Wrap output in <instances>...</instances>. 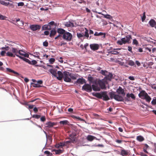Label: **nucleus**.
Instances as JSON below:
<instances>
[{"instance_id":"f257e3e1","label":"nucleus","mask_w":156,"mask_h":156,"mask_svg":"<svg viewBox=\"0 0 156 156\" xmlns=\"http://www.w3.org/2000/svg\"><path fill=\"white\" fill-rule=\"evenodd\" d=\"M118 94H116V93L113 91L109 93L110 98L111 99L114 98L115 100L119 101H122L124 100L126 101H129L130 100V98L135 99V97L133 94H127L126 97L124 98L125 96L126 93L124 92V89L118 88L116 90Z\"/></svg>"},{"instance_id":"f03ea898","label":"nucleus","mask_w":156,"mask_h":156,"mask_svg":"<svg viewBox=\"0 0 156 156\" xmlns=\"http://www.w3.org/2000/svg\"><path fill=\"white\" fill-rule=\"evenodd\" d=\"M92 95L96 97L102 99L103 101H107L110 98L108 97L107 91H101L100 92H93Z\"/></svg>"},{"instance_id":"7ed1b4c3","label":"nucleus","mask_w":156,"mask_h":156,"mask_svg":"<svg viewBox=\"0 0 156 156\" xmlns=\"http://www.w3.org/2000/svg\"><path fill=\"white\" fill-rule=\"evenodd\" d=\"M11 49L12 52L9 51L7 52L6 53V56L10 57H15L16 55L20 58L21 57V56L19 55L18 54L20 55H23L22 53H21V51H23L19 50L17 48L12 47Z\"/></svg>"},{"instance_id":"20e7f679","label":"nucleus","mask_w":156,"mask_h":156,"mask_svg":"<svg viewBox=\"0 0 156 156\" xmlns=\"http://www.w3.org/2000/svg\"><path fill=\"white\" fill-rule=\"evenodd\" d=\"M95 84L92 85V88H106L105 85L107 83V81L106 80L105 78H104L101 80H96Z\"/></svg>"},{"instance_id":"39448f33","label":"nucleus","mask_w":156,"mask_h":156,"mask_svg":"<svg viewBox=\"0 0 156 156\" xmlns=\"http://www.w3.org/2000/svg\"><path fill=\"white\" fill-rule=\"evenodd\" d=\"M131 38V36L130 35H128L126 36L125 37L121 38L120 40H118L117 41V43L120 45H122L123 44H124L127 43H129Z\"/></svg>"},{"instance_id":"423d86ee","label":"nucleus","mask_w":156,"mask_h":156,"mask_svg":"<svg viewBox=\"0 0 156 156\" xmlns=\"http://www.w3.org/2000/svg\"><path fill=\"white\" fill-rule=\"evenodd\" d=\"M101 73L103 75L105 76L104 78L106 79V80L107 81L108 80H111L113 77V75L112 73L106 70H101Z\"/></svg>"},{"instance_id":"0eeeda50","label":"nucleus","mask_w":156,"mask_h":156,"mask_svg":"<svg viewBox=\"0 0 156 156\" xmlns=\"http://www.w3.org/2000/svg\"><path fill=\"white\" fill-rule=\"evenodd\" d=\"M63 38L67 41H70L73 38L72 34L69 32H66L63 35Z\"/></svg>"},{"instance_id":"6e6552de","label":"nucleus","mask_w":156,"mask_h":156,"mask_svg":"<svg viewBox=\"0 0 156 156\" xmlns=\"http://www.w3.org/2000/svg\"><path fill=\"white\" fill-rule=\"evenodd\" d=\"M64 80L66 82H70L71 80L70 76V73L69 72H65L64 73L63 77Z\"/></svg>"},{"instance_id":"1a4fd4ad","label":"nucleus","mask_w":156,"mask_h":156,"mask_svg":"<svg viewBox=\"0 0 156 156\" xmlns=\"http://www.w3.org/2000/svg\"><path fill=\"white\" fill-rule=\"evenodd\" d=\"M43 81L41 80H38L35 83H31V87H42Z\"/></svg>"},{"instance_id":"9d476101","label":"nucleus","mask_w":156,"mask_h":156,"mask_svg":"<svg viewBox=\"0 0 156 156\" xmlns=\"http://www.w3.org/2000/svg\"><path fill=\"white\" fill-rule=\"evenodd\" d=\"M41 27V26L38 25H31L30 26V28L33 31L39 30Z\"/></svg>"},{"instance_id":"9b49d317","label":"nucleus","mask_w":156,"mask_h":156,"mask_svg":"<svg viewBox=\"0 0 156 156\" xmlns=\"http://www.w3.org/2000/svg\"><path fill=\"white\" fill-rule=\"evenodd\" d=\"M147 94L144 91L142 90L140 92L138 95L140 98L143 99L145 98H146V97L147 96Z\"/></svg>"},{"instance_id":"f8f14e48","label":"nucleus","mask_w":156,"mask_h":156,"mask_svg":"<svg viewBox=\"0 0 156 156\" xmlns=\"http://www.w3.org/2000/svg\"><path fill=\"white\" fill-rule=\"evenodd\" d=\"M46 127L51 128L57 125V123L54 122H52L51 121L48 122L46 123Z\"/></svg>"},{"instance_id":"ddd939ff","label":"nucleus","mask_w":156,"mask_h":156,"mask_svg":"<svg viewBox=\"0 0 156 156\" xmlns=\"http://www.w3.org/2000/svg\"><path fill=\"white\" fill-rule=\"evenodd\" d=\"M90 48L93 50H96L99 48V46L98 44H92L90 45Z\"/></svg>"},{"instance_id":"4468645a","label":"nucleus","mask_w":156,"mask_h":156,"mask_svg":"<svg viewBox=\"0 0 156 156\" xmlns=\"http://www.w3.org/2000/svg\"><path fill=\"white\" fill-rule=\"evenodd\" d=\"M76 83L77 84H83L86 83V81L84 79L82 78L77 80Z\"/></svg>"},{"instance_id":"2eb2a0df","label":"nucleus","mask_w":156,"mask_h":156,"mask_svg":"<svg viewBox=\"0 0 156 156\" xmlns=\"http://www.w3.org/2000/svg\"><path fill=\"white\" fill-rule=\"evenodd\" d=\"M64 76V73L63 74L60 71H58L57 73V79L59 80H61Z\"/></svg>"},{"instance_id":"dca6fc26","label":"nucleus","mask_w":156,"mask_h":156,"mask_svg":"<svg viewBox=\"0 0 156 156\" xmlns=\"http://www.w3.org/2000/svg\"><path fill=\"white\" fill-rule=\"evenodd\" d=\"M101 88H92L94 91H99ZM83 90L85 91L88 92H91L92 90V88H82Z\"/></svg>"},{"instance_id":"f3484780","label":"nucleus","mask_w":156,"mask_h":156,"mask_svg":"<svg viewBox=\"0 0 156 156\" xmlns=\"http://www.w3.org/2000/svg\"><path fill=\"white\" fill-rule=\"evenodd\" d=\"M75 141L74 139H69V140L65 141V143L66 144V147H68V145L71 143H73Z\"/></svg>"},{"instance_id":"a211bd4d","label":"nucleus","mask_w":156,"mask_h":156,"mask_svg":"<svg viewBox=\"0 0 156 156\" xmlns=\"http://www.w3.org/2000/svg\"><path fill=\"white\" fill-rule=\"evenodd\" d=\"M6 70L9 72L12 73H14L15 75L14 76H19L20 75L19 73H18L15 71L13 70H12L11 69H10L9 68H7L6 69Z\"/></svg>"},{"instance_id":"6ab92c4d","label":"nucleus","mask_w":156,"mask_h":156,"mask_svg":"<svg viewBox=\"0 0 156 156\" xmlns=\"http://www.w3.org/2000/svg\"><path fill=\"white\" fill-rule=\"evenodd\" d=\"M95 12L96 13H98L99 14L102 15L105 18H107V19H111L112 18V16L109 15H108V14L105 15V14L102 13L101 12Z\"/></svg>"},{"instance_id":"aec40b11","label":"nucleus","mask_w":156,"mask_h":156,"mask_svg":"<svg viewBox=\"0 0 156 156\" xmlns=\"http://www.w3.org/2000/svg\"><path fill=\"white\" fill-rule=\"evenodd\" d=\"M88 80L89 81L90 83L92 84H95V82H96V81L97 80H94L93 78L91 76H88Z\"/></svg>"},{"instance_id":"412c9836","label":"nucleus","mask_w":156,"mask_h":156,"mask_svg":"<svg viewBox=\"0 0 156 156\" xmlns=\"http://www.w3.org/2000/svg\"><path fill=\"white\" fill-rule=\"evenodd\" d=\"M49 71L51 74L53 75L55 77L57 76V69H51L49 70Z\"/></svg>"},{"instance_id":"4be33fe9","label":"nucleus","mask_w":156,"mask_h":156,"mask_svg":"<svg viewBox=\"0 0 156 156\" xmlns=\"http://www.w3.org/2000/svg\"><path fill=\"white\" fill-rule=\"evenodd\" d=\"M51 29V27L49 25H45L42 27V30H50Z\"/></svg>"},{"instance_id":"5701e85b","label":"nucleus","mask_w":156,"mask_h":156,"mask_svg":"<svg viewBox=\"0 0 156 156\" xmlns=\"http://www.w3.org/2000/svg\"><path fill=\"white\" fill-rule=\"evenodd\" d=\"M105 33L102 32L98 33L97 32H96L94 34V35L95 36H103L102 37L105 38Z\"/></svg>"},{"instance_id":"b1692460","label":"nucleus","mask_w":156,"mask_h":156,"mask_svg":"<svg viewBox=\"0 0 156 156\" xmlns=\"http://www.w3.org/2000/svg\"><path fill=\"white\" fill-rule=\"evenodd\" d=\"M150 26L152 27H154L155 26L156 22L153 19H151L149 22Z\"/></svg>"},{"instance_id":"393cba45","label":"nucleus","mask_w":156,"mask_h":156,"mask_svg":"<svg viewBox=\"0 0 156 156\" xmlns=\"http://www.w3.org/2000/svg\"><path fill=\"white\" fill-rule=\"evenodd\" d=\"M16 22H18L17 23V25L18 26H23L24 25V22L22 20H20V19H18L16 20Z\"/></svg>"},{"instance_id":"a878e982","label":"nucleus","mask_w":156,"mask_h":156,"mask_svg":"<svg viewBox=\"0 0 156 156\" xmlns=\"http://www.w3.org/2000/svg\"><path fill=\"white\" fill-rule=\"evenodd\" d=\"M128 152L124 149H122L121 150L120 154L122 156H126L128 154Z\"/></svg>"},{"instance_id":"bb28decb","label":"nucleus","mask_w":156,"mask_h":156,"mask_svg":"<svg viewBox=\"0 0 156 156\" xmlns=\"http://www.w3.org/2000/svg\"><path fill=\"white\" fill-rule=\"evenodd\" d=\"M56 34V31L55 29L52 30L51 31V33L49 35V36L51 37H52Z\"/></svg>"},{"instance_id":"cd10ccee","label":"nucleus","mask_w":156,"mask_h":156,"mask_svg":"<svg viewBox=\"0 0 156 156\" xmlns=\"http://www.w3.org/2000/svg\"><path fill=\"white\" fill-rule=\"evenodd\" d=\"M57 31L58 33L63 35L66 32L65 30L62 28H58Z\"/></svg>"},{"instance_id":"c85d7f7f","label":"nucleus","mask_w":156,"mask_h":156,"mask_svg":"<svg viewBox=\"0 0 156 156\" xmlns=\"http://www.w3.org/2000/svg\"><path fill=\"white\" fill-rule=\"evenodd\" d=\"M95 138V136L89 135L87 136V139L88 141H91L93 140Z\"/></svg>"},{"instance_id":"c756f323","label":"nucleus","mask_w":156,"mask_h":156,"mask_svg":"<svg viewBox=\"0 0 156 156\" xmlns=\"http://www.w3.org/2000/svg\"><path fill=\"white\" fill-rule=\"evenodd\" d=\"M65 25L67 27H73L74 26L73 23L70 22H66L65 24Z\"/></svg>"},{"instance_id":"7c9ffc66","label":"nucleus","mask_w":156,"mask_h":156,"mask_svg":"<svg viewBox=\"0 0 156 156\" xmlns=\"http://www.w3.org/2000/svg\"><path fill=\"white\" fill-rule=\"evenodd\" d=\"M136 139L138 141L140 142H142L144 140V137L141 136H137Z\"/></svg>"},{"instance_id":"2f4dec72","label":"nucleus","mask_w":156,"mask_h":156,"mask_svg":"<svg viewBox=\"0 0 156 156\" xmlns=\"http://www.w3.org/2000/svg\"><path fill=\"white\" fill-rule=\"evenodd\" d=\"M70 79L73 80H76L77 77L76 75H75L70 73Z\"/></svg>"},{"instance_id":"473e14b6","label":"nucleus","mask_w":156,"mask_h":156,"mask_svg":"<svg viewBox=\"0 0 156 156\" xmlns=\"http://www.w3.org/2000/svg\"><path fill=\"white\" fill-rule=\"evenodd\" d=\"M0 3L6 6H7L9 4V2H5L3 0H0Z\"/></svg>"},{"instance_id":"72a5a7b5","label":"nucleus","mask_w":156,"mask_h":156,"mask_svg":"<svg viewBox=\"0 0 156 156\" xmlns=\"http://www.w3.org/2000/svg\"><path fill=\"white\" fill-rule=\"evenodd\" d=\"M54 151L55 152L56 154H59L62 153L63 152V150H54Z\"/></svg>"},{"instance_id":"f704fd0d","label":"nucleus","mask_w":156,"mask_h":156,"mask_svg":"<svg viewBox=\"0 0 156 156\" xmlns=\"http://www.w3.org/2000/svg\"><path fill=\"white\" fill-rule=\"evenodd\" d=\"M44 133L46 134L45 132H44ZM46 136L47 141L48 142L49 141V142H51L52 140V139L51 137L50 136H47V134H46Z\"/></svg>"},{"instance_id":"c9c22d12","label":"nucleus","mask_w":156,"mask_h":156,"mask_svg":"<svg viewBox=\"0 0 156 156\" xmlns=\"http://www.w3.org/2000/svg\"><path fill=\"white\" fill-rule=\"evenodd\" d=\"M143 99H145L146 100V101L147 102H150L151 100V98L148 96V95L147 94V96L146 97V98H145Z\"/></svg>"},{"instance_id":"e433bc0d","label":"nucleus","mask_w":156,"mask_h":156,"mask_svg":"<svg viewBox=\"0 0 156 156\" xmlns=\"http://www.w3.org/2000/svg\"><path fill=\"white\" fill-rule=\"evenodd\" d=\"M20 58L23 59L24 61H26V62H27L29 64H31V62L30 61L29 59H28L24 57H22L21 56V58Z\"/></svg>"},{"instance_id":"4c0bfd02","label":"nucleus","mask_w":156,"mask_h":156,"mask_svg":"<svg viewBox=\"0 0 156 156\" xmlns=\"http://www.w3.org/2000/svg\"><path fill=\"white\" fill-rule=\"evenodd\" d=\"M69 122L66 120L61 121L59 122V123L60 124H62L63 125H66L67 124L69 123Z\"/></svg>"},{"instance_id":"58836bf2","label":"nucleus","mask_w":156,"mask_h":156,"mask_svg":"<svg viewBox=\"0 0 156 156\" xmlns=\"http://www.w3.org/2000/svg\"><path fill=\"white\" fill-rule=\"evenodd\" d=\"M66 43L65 42L63 41H61L60 43H57V45L58 46H62L66 45Z\"/></svg>"},{"instance_id":"ea45409f","label":"nucleus","mask_w":156,"mask_h":156,"mask_svg":"<svg viewBox=\"0 0 156 156\" xmlns=\"http://www.w3.org/2000/svg\"><path fill=\"white\" fill-rule=\"evenodd\" d=\"M82 88H92L91 87V84H86V83L83 86Z\"/></svg>"},{"instance_id":"a19ab883","label":"nucleus","mask_w":156,"mask_h":156,"mask_svg":"<svg viewBox=\"0 0 156 156\" xmlns=\"http://www.w3.org/2000/svg\"><path fill=\"white\" fill-rule=\"evenodd\" d=\"M76 136V134L75 133H73L72 134L69 135V136L70 137L69 138L71 139H74V137Z\"/></svg>"},{"instance_id":"79ce46f5","label":"nucleus","mask_w":156,"mask_h":156,"mask_svg":"<svg viewBox=\"0 0 156 156\" xmlns=\"http://www.w3.org/2000/svg\"><path fill=\"white\" fill-rule=\"evenodd\" d=\"M34 54H35L36 55H37L36 56H34L35 57H37V58L40 59H42V58H40V56L39 55H41V56L42 55L41 54H40V53H39V52H35L34 53Z\"/></svg>"},{"instance_id":"37998d69","label":"nucleus","mask_w":156,"mask_h":156,"mask_svg":"<svg viewBox=\"0 0 156 156\" xmlns=\"http://www.w3.org/2000/svg\"><path fill=\"white\" fill-rule=\"evenodd\" d=\"M128 64L129 65L131 66H133L135 64L134 62L131 60H130L128 61Z\"/></svg>"},{"instance_id":"c03bdc74","label":"nucleus","mask_w":156,"mask_h":156,"mask_svg":"<svg viewBox=\"0 0 156 156\" xmlns=\"http://www.w3.org/2000/svg\"><path fill=\"white\" fill-rule=\"evenodd\" d=\"M85 30L86 31L85 32V34L84 35V36L87 37V38H88L89 37L88 30H87V28H85Z\"/></svg>"},{"instance_id":"a18cd8bd","label":"nucleus","mask_w":156,"mask_h":156,"mask_svg":"<svg viewBox=\"0 0 156 156\" xmlns=\"http://www.w3.org/2000/svg\"><path fill=\"white\" fill-rule=\"evenodd\" d=\"M133 44L136 45V46H137L138 45V42L137 41L136 39H134L133 40Z\"/></svg>"},{"instance_id":"49530a36","label":"nucleus","mask_w":156,"mask_h":156,"mask_svg":"<svg viewBox=\"0 0 156 156\" xmlns=\"http://www.w3.org/2000/svg\"><path fill=\"white\" fill-rule=\"evenodd\" d=\"M145 12H144L143 13V16L142 17V22H144L145 20L146 17L145 16Z\"/></svg>"},{"instance_id":"de8ad7c7","label":"nucleus","mask_w":156,"mask_h":156,"mask_svg":"<svg viewBox=\"0 0 156 156\" xmlns=\"http://www.w3.org/2000/svg\"><path fill=\"white\" fill-rule=\"evenodd\" d=\"M45 154H47V156H51L52 154L48 151H45L44 152Z\"/></svg>"},{"instance_id":"09e8293b","label":"nucleus","mask_w":156,"mask_h":156,"mask_svg":"<svg viewBox=\"0 0 156 156\" xmlns=\"http://www.w3.org/2000/svg\"><path fill=\"white\" fill-rule=\"evenodd\" d=\"M6 17L3 16L2 15L0 14V20H4L6 19Z\"/></svg>"},{"instance_id":"8fccbe9b","label":"nucleus","mask_w":156,"mask_h":156,"mask_svg":"<svg viewBox=\"0 0 156 156\" xmlns=\"http://www.w3.org/2000/svg\"><path fill=\"white\" fill-rule=\"evenodd\" d=\"M40 115H33V116H32V117L33 118H35L36 119H39V118H40Z\"/></svg>"},{"instance_id":"3c124183","label":"nucleus","mask_w":156,"mask_h":156,"mask_svg":"<svg viewBox=\"0 0 156 156\" xmlns=\"http://www.w3.org/2000/svg\"><path fill=\"white\" fill-rule=\"evenodd\" d=\"M77 36L79 38H80L83 36V33H77Z\"/></svg>"},{"instance_id":"603ef678","label":"nucleus","mask_w":156,"mask_h":156,"mask_svg":"<svg viewBox=\"0 0 156 156\" xmlns=\"http://www.w3.org/2000/svg\"><path fill=\"white\" fill-rule=\"evenodd\" d=\"M46 119L45 116H43L40 118L41 121L43 122L45 121Z\"/></svg>"},{"instance_id":"864d4df0","label":"nucleus","mask_w":156,"mask_h":156,"mask_svg":"<svg viewBox=\"0 0 156 156\" xmlns=\"http://www.w3.org/2000/svg\"><path fill=\"white\" fill-rule=\"evenodd\" d=\"M61 147H63L66 146V144L65 143V142H62L59 143Z\"/></svg>"},{"instance_id":"5fc2aeb1","label":"nucleus","mask_w":156,"mask_h":156,"mask_svg":"<svg viewBox=\"0 0 156 156\" xmlns=\"http://www.w3.org/2000/svg\"><path fill=\"white\" fill-rule=\"evenodd\" d=\"M9 48H10L8 46H7L5 47H3L1 48L3 50H5L6 51H9Z\"/></svg>"},{"instance_id":"6e6d98bb","label":"nucleus","mask_w":156,"mask_h":156,"mask_svg":"<svg viewBox=\"0 0 156 156\" xmlns=\"http://www.w3.org/2000/svg\"><path fill=\"white\" fill-rule=\"evenodd\" d=\"M55 59L53 58H51L49 60V61L51 64H53L55 62Z\"/></svg>"},{"instance_id":"4d7b16f0","label":"nucleus","mask_w":156,"mask_h":156,"mask_svg":"<svg viewBox=\"0 0 156 156\" xmlns=\"http://www.w3.org/2000/svg\"><path fill=\"white\" fill-rule=\"evenodd\" d=\"M111 53L113 55H118L119 54V52L118 51H111Z\"/></svg>"},{"instance_id":"13d9d810","label":"nucleus","mask_w":156,"mask_h":156,"mask_svg":"<svg viewBox=\"0 0 156 156\" xmlns=\"http://www.w3.org/2000/svg\"><path fill=\"white\" fill-rule=\"evenodd\" d=\"M151 104L152 105H154L156 104V99H153L151 101Z\"/></svg>"},{"instance_id":"bf43d9fd","label":"nucleus","mask_w":156,"mask_h":156,"mask_svg":"<svg viewBox=\"0 0 156 156\" xmlns=\"http://www.w3.org/2000/svg\"><path fill=\"white\" fill-rule=\"evenodd\" d=\"M43 45L45 47H47L48 45V43L46 41H44L43 43Z\"/></svg>"},{"instance_id":"052dcab7","label":"nucleus","mask_w":156,"mask_h":156,"mask_svg":"<svg viewBox=\"0 0 156 156\" xmlns=\"http://www.w3.org/2000/svg\"><path fill=\"white\" fill-rule=\"evenodd\" d=\"M128 51L131 52V53H132L133 54V52L132 51V47L130 46H128Z\"/></svg>"},{"instance_id":"680f3d73","label":"nucleus","mask_w":156,"mask_h":156,"mask_svg":"<svg viewBox=\"0 0 156 156\" xmlns=\"http://www.w3.org/2000/svg\"><path fill=\"white\" fill-rule=\"evenodd\" d=\"M37 62L35 60H33L31 62V64H32L33 65H35L37 63Z\"/></svg>"},{"instance_id":"e2e57ef3","label":"nucleus","mask_w":156,"mask_h":156,"mask_svg":"<svg viewBox=\"0 0 156 156\" xmlns=\"http://www.w3.org/2000/svg\"><path fill=\"white\" fill-rule=\"evenodd\" d=\"M48 24L50 26H51V25H53L55 24V22L53 21H51L48 23Z\"/></svg>"},{"instance_id":"0e129e2a","label":"nucleus","mask_w":156,"mask_h":156,"mask_svg":"<svg viewBox=\"0 0 156 156\" xmlns=\"http://www.w3.org/2000/svg\"><path fill=\"white\" fill-rule=\"evenodd\" d=\"M24 5V3L23 2H20L18 3V6H23Z\"/></svg>"},{"instance_id":"69168bd1","label":"nucleus","mask_w":156,"mask_h":156,"mask_svg":"<svg viewBox=\"0 0 156 156\" xmlns=\"http://www.w3.org/2000/svg\"><path fill=\"white\" fill-rule=\"evenodd\" d=\"M128 78L131 80H135V78L133 76H129V77Z\"/></svg>"},{"instance_id":"338daca9","label":"nucleus","mask_w":156,"mask_h":156,"mask_svg":"<svg viewBox=\"0 0 156 156\" xmlns=\"http://www.w3.org/2000/svg\"><path fill=\"white\" fill-rule=\"evenodd\" d=\"M6 53L5 51H2L1 52V55L2 56H4L5 54Z\"/></svg>"},{"instance_id":"774afa93","label":"nucleus","mask_w":156,"mask_h":156,"mask_svg":"<svg viewBox=\"0 0 156 156\" xmlns=\"http://www.w3.org/2000/svg\"><path fill=\"white\" fill-rule=\"evenodd\" d=\"M33 110L35 113H37L38 111L37 108L36 107H35L34 108Z\"/></svg>"}]
</instances>
